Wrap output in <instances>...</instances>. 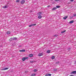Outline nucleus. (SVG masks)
<instances>
[{
	"label": "nucleus",
	"instance_id": "1",
	"mask_svg": "<svg viewBox=\"0 0 76 76\" xmlns=\"http://www.w3.org/2000/svg\"><path fill=\"white\" fill-rule=\"evenodd\" d=\"M28 58V57L23 58L22 59V60H23V61H25V60H26V59H27Z\"/></svg>",
	"mask_w": 76,
	"mask_h": 76
},
{
	"label": "nucleus",
	"instance_id": "2",
	"mask_svg": "<svg viewBox=\"0 0 76 76\" xmlns=\"http://www.w3.org/2000/svg\"><path fill=\"white\" fill-rule=\"evenodd\" d=\"M25 1L24 0H22L21 1V3L22 4H24Z\"/></svg>",
	"mask_w": 76,
	"mask_h": 76
},
{
	"label": "nucleus",
	"instance_id": "3",
	"mask_svg": "<svg viewBox=\"0 0 76 76\" xmlns=\"http://www.w3.org/2000/svg\"><path fill=\"white\" fill-rule=\"evenodd\" d=\"M36 25V24H31L30 25H29V27H31V26H35Z\"/></svg>",
	"mask_w": 76,
	"mask_h": 76
},
{
	"label": "nucleus",
	"instance_id": "4",
	"mask_svg": "<svg viewBox=\"0 0 76 76\" xmlns=\"http://www.w3.org/2000/svg\"><path fill=\"white\" fill-rule=\"evenodd\" d=\"M7 69H9V68H4L2 69L1 70H7Z\"/></svg>",
	"mask_w": 76,
	"mask_h": 76
},
{
	"label": "nucleus",
	"instance_id": "5",
	"mask_svg": "<svg viewBox=\"0 0 76 76\" xmlns=\"http://www.w3.org/2000/svg\"><path fill=\"white\" fill-rule=\"evenodd\" d=\"M71 74H76V71H73L71 72Z\"/></svg>",
	"mask_w": 76,
	"mask_h": 76
},
{
	"label": "nucleus",
	"instance_id": "6",
	"mask_svg": "<svg viewBox=\"0 0 76 76\" xmlns=\"http://www.w3.org/2000/svg\"><path fill=\"white\" fill-rule=\"evenodd\" d=\"M43 54L42 53H39V54L38 55V56H43Z\"/></svg>",
	"mask_w": 76,
	"mask_h": 76
},
{
	"label": "nucleus",
	"instance_id": "7",
	"mask_svg": "<svg viewBox=\"0 0 76 76\" xmlns=\"http://www.w3.org/2000/svg\"><path fill=\"white\" fill-rule=\"evenodd\" d=\"M11 39L12 40H15V39H17V38L16 37L11 38Z\"/></svg>",
	"mask_w": 76,
	"mask_h": 76
},
{
	"label": "nucleus",
	"instance_id": "8",
	"mask_svg": "<svg viewBox=\"0 0 76 76\" xmlns=\"http://www.w3.org/2000/svg\"><path fill=\"white\" fill-rule=\"evenodd\" d=\"M51 76V74H47L45 76Z\"/></svg>",
	"mask_w": 76,
	"mask_h": 76
},
{
	"label": "nucleus",
	"instance_id": "9",
	"mask_svg": "<svg viewBox=\"0 0 76 76\" xmlns=\"http://www.w3.org/2000/svg\"><path fill=\"white\" fill-rule=\"evenodd\" d=\"M29 57H33V54H30L29 55Z\"/></svg>",
	"mask_w": 76,
	"mask_h": 76
},
{
	"label": "nucleus",
	"instance_id": "10",
	"mask_svg": "<svg viewBox=\"0 0 76 76\" xmlns=\"http://www.w3.org/2000/svg\"><path fill=\"white\" fill-rule=\"evenodd\" d=\"M57 9V8L56 7H54L52 9V10H56Z\"/></svg>",
	"mask_w": 76,
	"mask_h": 76
},
{
	"label": "nucleus",
	"instance_id": "11",
	"mask_svg": "<svg viewBox=\"0 0 76 76\" xmlns=\"http://www.w3.org/2000/svg\"><path fill=\"white\" fill-rule=\"evenodd\" d=\"M74 22V21L72 20L70 21L69 22V23H73Z\"/></svg>",
	"mask_w": 76,
	"mask_h": 76
},
{
	"label": "nucleus",
	"instance_id": "12",
	"mask_svg": "<svg viewBox=\"0 0 76 76\" xmlns=\"http://www.w3.org/2000/svg\"><path fill=\"white\" fill-rule=\"evenodd\" d=\"M10 31H8L7 32V34H8V35H9V34H10Z\"/></svg>",
	"mask_w": 76,
	"mask_h": 76
},
{
	"label": "nucleus",
	"instance_id": "13",
	"mask_svg": "<svg viewBox=\"0 0 76 76\" xmlns=\"http://www.w3.org/2000/svg\"><path fill=\"white\" fill-rule=\"evenodd\" d=\"M61 6L59 5H57L56 7V8H60Z\"/></svg>",
	"mask_w": 76,
	"mask_h": 76
},
{
	"label": "nucleus",
	"instance_id": "14",
	"mask_svg": "<svg viewBox=\"0 0 76 76\" xmlns=\"http://www.w3.org/2000/svg\"><path fill=\"white\" fill-rule=\"evenodd\" d=\"M19 51H20V52H25V50H20Z\"/></svg>",
	"mask_w": 76,
	"mask_h": 76
},
{
	"label": "nucleus",
	"instance_id": "15",
	"mask_svg": "<svg viewBox=\"0 0 76 76\" xmlns=\"http://www.w3.org/2000/svg\"><path fill=\"white\" fill-rule=\"evenodd\" d=\"M38 15H42V13L41 12H40L37 13Z\"/></svg>",
	"mask_w": 76,
	"mask_h": 76
},
{
	"label": "nucleus",
	"instance_id": "16",
	"mask_svg": "<svg viewBox=\"0 0 76 76\" xmlns=\"http://www.w3.org/2000/svg\"><path fill=\"white\" fill-rule=\"evenodd\" d=\"M67 16H66V17H64L63 18V19H67Z\"/></svg>",
	"mask_w": 76,
	"mask_h": 76
},
{
	"label": "nucleus",
	"instance_id": "17",
	"mask_svg": "<svg viewBox=\"0 0 76 76\" xmlns=\"http://www.w3.org/2000/svg\"><path fill=\"white\" fill-rule=\"evenodd\" d=\"M42 18V16L41 15H39L38 16V18L39 19H41Z\"/></svg>",
	"mask_w": 76,
	"mask_h": 76
},
{
	"label": "nucleus",
	"instance_id": "18",
	"mask_svg": "<svg viewBox=\"0 0 76 76\" xmlns=\"http://www.w3.org/2000/svg\"><path fill=\"white\" fill-rule=\"evenodd\" d=\"M66 32V30H64V31H62L61 32V33L62 34H63L64 33V32Z\"/></svg>",
	"mask_w": 76,
	"mask_h": 76
},
{
	"label": "nucleus",
	"instance_id": "19",
	"mask_svg": "<svg viewBox=\"0 0 76 76\" xmlns=\"http://www.w3.org/2000/svg\"><path fill=\"white\" fill-rule=\"evenodd\" d=\"M50 51H50V50H48L47 51V53H50Z\"/></svg>",
	"mask_w": 76,
	"mask_h": 76
},
{
	"label": "nucleus",
	"instance_id": "20",
	"mask_svg": "<svg viewBox=\"0 0 76 76\" xmlns=\"http://www.w3.org/2000/svg\"><path fill=\"white\" fill-rule=\"evenodd\" d=\"M3 8H5V9H6V8H7V6H5L4 7H3Z\"/></svg>",
	"mask_w": 76,
	"mask_h": 76
},
{
	"label": "nucleus",
	"instance_id": "21",
	"mask_svg": "<svg viewBox=\"0 0 76 76\" xmlns=\"http://www.w3.org/2000/svg\"><path fill=\"white\" fill-rule=\"evenodd\" d=\"M54 58H55V57L54 56H53L52 57V59H54Z\"/></svg>",
	"mask_w": 76,
	"mask_h": 76
},
{
	"label": "nucleus",
	"instance_id": "22",
	"mask_svg": "<svg viewBox=\"0 0 76 76\" xmlns=\"http://www.w3.org/2000/svg\"><path fill=\"white\" fill-rule=\"evenodd\" d=\"M12 38H10V39L9 40V41H12Z\"/></svg>",
	"mask_w": 76,
	"mask_h": 76
},
{
	"label": "nucleus",
	"instance_id": "23",
	"mask_svg": "<svg viewBox=\"0 0 76 76\" xmlns=\"http://www.w3.org/2000/svg\"><path fill=\"white\" fill-rule=\"evenodd\" d=\"M36 75V74L33 73V74L31 75V76H35Z\"/></svg>",
	"mask_w": 76,
	"mask_h": 76
},
{
	"label": "nucleus",
	"instance_id": "24",
	"mask_svg": "<svg viewBox=\"0 0 76 76\" xmlns=\"http://www.w3.org/2000/svg\"><path fill=\"white\" fill-rule=\"evenodd\" d=\"M37 69H35L34 70V72H37Z\"/></svg>",
	"mask_w": 76,
	"mask_h": 76
},
{
	"label": "nucleus",
	"instance_id": "25",
	"mask_svg": "<svg viewBox=\"0 0 76 76\" xmlns=\"http://www.w3.org/2000/svg\"><path fill=\"white\" fill-rule=\"evenodd\" d=\"M20 1V0H17L16 1V2H17V3H18V2H19V1Z\"/></svg>",
	"mask_w": 76,
	"mask_h": 76
},
{
	"label": "nucleus",
	"instance_id": "26",
	"mask_svg": "<svg viewBox=\"0 0 76 76\" xmlns=\"http://www.w3.org/2000/svg\"><path fill=\"white\" fill-rule=\"evenodd\" d=\"M30 62L31 63H34V61H30Z\"/></svg>",
	"mask_w": 76,
	"mask_h": 76
},
{
	"label": "nucleus",
	"instance_id": "27",
	"mask_svg": "<svg viewBox=\"0 0 76 76\" xmlns=\"http://www.w3.org/2000/svg\"><path fill=\"white\" fill-rule=\"evenodd\" d=\"M60 0H55V1H59Z\"/></svg>",
	"mask_w": 76,
	"mask_h": 76
},
{
	"label": "nucleus",
	"instance_id": "28",
	"mask_svg": "<svg viewBox=\"0 0 76 76\" xmlns=\"http://www.w3.org/2000/svg\"><path fill=\"white\" fill-rule=\"evenodd\" d=\"M73 16H76V14H75L73 15Z\"/></svg>",
	"mask_w": 76,
	"mask_h": 76
},
{
	"label": "nucleus",
	"instance_id": "29",
	"mask_svg": "<svg viewBox=\"0 0 76 76\" xmlns=\"http://www.w3.org/2000/svg\"><path fill=\"white\" fill-rule=\"evenodd\" d=\"M70 1H72V2L73 1V0H71Z\"/></svg>",
	"mask_w": 76,
	"mask_h": 76
},
{
	"label": "nucleus",
	"instance_id": "30",
	"mask_svg": "<svg viewBox=\"0 0 76 76\" xmlns=\"http://www.w3.org/2000/svg\"><path fill=\"white\" fill-rule=\"evenodd\" d=\"M54 36L55 37H57V35H55Z\"/></svg>",
	"mask_w": 76,
	"mask_h": 76
},
{
	"label": "nucleus",
	"instance_id": "31",
	"mask_svg": "<svg viewBox=\"0 0 76 76\" xmlns=\"http://www.w3.org/2000/svg\"><path fill=\"white\" fill-rule=\"evenodd\" d=\"M48 7H50V5H49L48 6Z\"/></svg>",
	"mask_w": 76,
	"mask_h": 76
},
{
	"label": "nucleus",
	"instance_id": "32",
	"mask_svg": "<svg viewBox=\"0 0 76 76\" xmlns=\"http://www.w3.org/2000/svg\"><path fill=\"white\" fill-rule=\"evenodd\" d=\"M75 63H76V61H75Z\"/></svg>",
	"mask_w": 76,
	"mask_h": 76
},
{
	"label": "nucleus",
	"instance_id": "33",
	"mask_svg": "<svg viewBox=\"0 0 76 76\" xmlns=\"http://www.w3.org/2000/svg\"><path fill=\"white\" fill-rule=\"evenodd\" d=\"M52 0V1H53V0Z\"/></svg>",
	"mask_w": 76,
	"mask_h": 76
}]
</instances>
